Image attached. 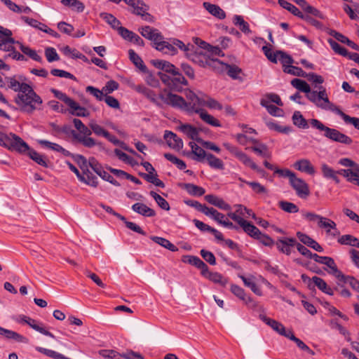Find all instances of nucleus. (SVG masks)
<instances>
[{"instance_id":"nucleus-23","label":"nucleus","mask_w":359,"mask_h":359,"mask_svg":"<svg viewBox=\"0 0 359 359\" xmlns=\"http://www.w3.org/2000/svg\"><path fill=\"white\" fill-rule=\"evenodd\" d=\"M205 201L211 205H213L222 210H229L231 206L226 203L222 198L212 194H208L205 196Z\"/></svg>"},{"instance_id":"nucleus-34","label":"nucleus","mask_w":359,"mask_h":359,"mask_svg":"<svg viewBox=\"0 0 359 359\" xmlns=\"http://www.w3.org/2000/svg\"><path fill=\"white\" fill-rule=\"evenodd\" d=\"M69 113L72 115L81 117H86L89 115V111L83 107H81L79 103L72 100V104H69Z\"/></svg>"},{"instance_id":"nucleus-58","label":"nucleus","mask_w":359,"mask_h":359,"mask_svg":"<svg viewBox=\"0 0 359 359\" xmlns=\"http://www.w3.org/2000/svg\"><path fill=\"white\" fill-rule=\"evenodd\" d=\"M279 208L283 211L289 213H295L299 211V208L294 203L281 201L278 203Z\"/></svg>"},{"instance_id":"nucleus-48","label":"nucleus","mask_w":359,"mask_h":359,"mask_svg":"<svg viewBox=\"0 0 359 359\" xmlns=\"http://www.w3.org/2000/svg\"><path fill=\"white\" fill-rule=\"evenodd\" d=\"M18 44L20 46V49L21 51L28 55L30 58L34 60V61L41 62H42V57L39 55L36 50L31 49L28 46H25L23 44H22L20 42H17Z\"/></svg>"},{"instance_id":"nucleus-41","label":"nucleus","mask_w":359,"mask_h":359,"mask_svg":"<svg viewBox=\"0 0 359 359\" xmlns=\"http://www.w3.org/2000/svg\"><path fill=\"white\" fill-rule=\"evenodd\" d=\"M293 124L299 128L307 129L309 128L308 121L304 118L299 111H295L292 117Z\"/></svg>"},{"instance_id":"nucleus-16","label":"nucleus","mask_w":359,"mask_h":359,"mask_svg":"<svg viewBox=\"0 0 359 359\" xmlns=\"http://www.w3.org/2000/svg\"><path fill=\"white\" fill-rule=\"evenodd\" d=\"M164 139L168 146L173 149L179 151L183 147L182 140L171 131H165Z\"/></svg>"},{"instance_id":"nucleus-27","label":"nucleus","mask_w":359,"mask_h":359,"mask_svg":"<svg viewBox=\"0 0 359 359\" xmlns=\"http://www.w3.org/2000/svg\"><path fill=\"white\" fill-rule=\"evenodd\" d=\"M217 69L221 71L226 70L227 72V74L233 79H238L239 74L242 72L241 69L239 68L238 66L230 65L222 62L221 65H219V67H217Z\"/></svg>"},{"instance_id":"nucleus-61","label":"nucleus","mask_w":359,"mask_h":359,"mask_svg":"<svg viewBox=\"0 0 359 359\" xmlns=\"http://www.w3.org/2000/svg\"><path fill=\"white\" fill-rule=\"evenodd\" d=\"M251 149L262 157L269 158L271 156V154L269 151L267 146L264 144H257V145L252 147Z\"/></svg>"},{"instance_id":"nucleus-17","label":"nucleus","mask_w":359,"mask_h":359,"mask_svg":"<svg viewBox=\"0 0 359 359\" xmlns=\"http://www.w3.org/2000/svg\"><path fill=\"white\" fill-rule=\"evenodd\" d=\"M231 292L238 298L245 302L250 307H256V302L250 297H246L245 290L237 285L232 284L231 285Z\"/></svg>"},{"instance_id":"nucleus-9","label":"nucleus","mask_w":359,"mask_h":359,"mask_svg":"<svg viewBox=\"0 0 359 359\" xmlns=\"http://www.w3.org/2000/svg\"><path fill=\"white\" fill-rule=\"evenodd\" d=\"M188 55L190 56V57H188L189 59L203 67H209L214 69H217V67H219V65H221L222 64V61L219 60L217 58H212L210 56L207 55H193L189 53V51H188Z\"/></svg>"},{"instance_id":"nucleus-5","label":"nucleus","mask_w":359,"mask_h":359,"mask_svg":"<svg viewBox=\"0 0 359 359\" xmlns=\"http://www.w3.org/2000/svg\"><path fill=\"white\" fill-rule=\"evenodd\" d=\"M3 147L20 153H25L29 150V145L21 137L12 133L5 136Z\"/></svg>"},{"instance_id":"nucleus-50","label":"nucleus","mask_w":359,"mask_h":359,"mask_svg":"<svg viewBox=\"0 0 359 359\" xmlns=\"http://www.w3.org/2000/svg\"><path fill=\"white\" fill-rule=\"evenodd\" d=\"M5 337L8 339H13L19 343L27 344L29 342V339L26 337L10 330H6Z\"/></svg>"},{"instance_id":"nucleus-51","label":"nucleus","mask_w":359,"mask_h":359,"mask_svg":"<svg viewBox=\"0 0 359 359\" xmlns=\"http://www.w3.org/2000/svg\"><path fill=\"white\" fill-rule=\"evenodd\" d=\"M208 161V165L215 169H224V163L221 159L216 157L212 154H208L205 158Z\"/></svg>"},{"instance_id":"nucleus-12","label":"nucleus","mask_w":359,"mask_h":359,"mask_svg":"<svg viewBox=\"0 0 359 359\" xmlns=\"http://www.w3.org/2000/svg\"><path fill=\"white\" fill-rule=\"evenodd\" d=\"M25 80V78L21 75L6 76L4 80V81L5 82L4 88L11 89L13 91L18 92V93H19L21 90H23V87L25 85H28L27 83L23 82Z\"/></svg>"},{"instance_id":"nucleus-60","label":"nucleus","mask_w":359,"mask_h":359,"mask_svg":"<svg viewBox=\"0 0 359 359\" xmlns=\"http://www.w3.org/2000/svg\"><path fill=\"white\" fill-rule=\"evenodd\" d=\"M283 72L291 75L305 77L307 73L305 72L302 68L293 65H287L283 69Z\"/></svg>"},{"instance_id":"nucleus-7","label":"nucleus","mask_w":359,"mask_h":359,"mask_svg":"<svg viewBox=\"0 0 359 359\" xmlns=\"http://www.w3.org/2000/svg\"><path fill=\"white\" fill-rule=\"evenodd\" d=\"M186 97L187 101L185 100L184 111L188 114H197L202 109L204 104V100L198 97L193 91L189 90L186 93Z\"/></svg>"},{"instance_id":"nucleus-54","label":"nucleus","mask_w":359,"mask_h":359,"mask_svg":"<svg viewBox=\"0 0 359 359\" xmlns=\"http://www.w3.org/2000/svg\"><path fill=\"white\" fill-rule=\"evenodd\" d=\"M27 325H29L32 329L34 330L46 335L48 337H50L53 339H55V337L49 331L45 330L43 327H41L39 325L36 323V321L34 319H32L29 318V319H27Z\"/></svg>"},{"instance_id":"nucleus-14","label":"nucleus","mask_w":359,"mask_h":359,"mask_svg":"<svg viewBox=\"0 0 359 359\" xmlns=\"http://www.w3.org/2000/svg\"><path fill=\"white\" fill-rule=\"evenodd\" d=\"M139 32L143 37L151 41L154 46L159 40L163 39V36L161 33L157 29L150 26L142 27L139 29Z\"/></svg>"},{"instance_id":"nucleus-44","label":"nucleus","mask_w":359,"mask_h":359,"mask_svg":"<svg viewBox=\"0 0 359 359\" xmlns=\"http://www.w3.org/2000/svg\"><path fill=\"white\" fill-rule=\"evenodd\" d=\"M154 64L156 67L162 69L165 72L170 73L171 74L177 70V68L174 65L165 60H156Z\"/></svg>"},{"instance_id":"nucleus-21","label":"nucleus","mask_w":359,"mask_h":359,"mask_svg":"<svg viewBox=\"0 0 359 359\" xmlns=\"http://www.w3.org/2000/svg\"><path fill=\"white\" fill-rule=\"evenodd\" d=\"M131 208L134 212L144 217H151L156 215L155 210L142 203H136L132 205Z\"/></svg>"},{"instance_id":"nucleus-22","label":"nucleus","mask_w":359,"mask_h":359,"mask_svg":"<svg viewBox=\"0 0 359 359\" xmlns=\"http://www.w3.org/2000/svg\"><path fill=\"white\" fill-rule=\"evenodd\" d=\"M81 169L83 171V174H81V178H79V180L81 182H82L89 186L96 187L98 184L97 179L96 176H95L88 169V168L85 169V168H83V165H81Z\"/></svg>"},{"instance_id":"nucleus-53","label":"nucleus","mask_w":359,"mask_h":359,"mask_svg":"<svg viewBox=\"0 0 359 359\" xmlns=\"http://www.w3.org/2000/svg\"><path fill=\"white\" fill-rule=\"evenodd\" d=\"M206 278L215 283H218L222 286H225L228 283L227 278H224L221 273L218 272L211 271V273Z\"/></svg>"},{"instance_id":"nucleus-3","label":"nucleus","mask_w":359,"mask_h":359,"mask_svg":"<svg viewBox=\"0 0 359 359\" xmlns=\"http://www.w3.org/2000/svg\"><path fill=\"white\" fill-rule=\"evenodd\" d=\"M155 48L164 54L174 55L177 53V48L184 51L187 57H190L188 55V51H191V48H194L193 45H185L182 41L172 39L168 41H165L164 39L159 40L156 45L154 46Z\"/></svg>"},{"instance_id":"nucleus-46","label":"nucleus","mask_w":359,"mask_h":359,"mask_svg":"<svg viewBox=\"0 0 359 359\" xmlns=\"http://www.w3.org/2000/svg\"><path fill=\"white\" fill-rule=\"evenodd\" d=\"M100 17L109 24L113 29H118L120 27V21L113 15L108 13H100Z\"/></svg>"},{"instance_id":"nucleus-45","label":"nucleus","mask_w":359,"mask_h":359,"mask_svg":"<svg viewBox=\"0 0 359 359\" xmlns=\"http://www.w3.org/2000/svg\"><path fill=\"white\" fill-rule=\"evenodd\" d=\"M267 127L272 130L277 131L278 133L288 134L292 132V129L290 126H283L278 124L276 122L273 121H267L266 122Z\"/></svg>"},{"instance_id":"nucleus-10","label":"nucleus","mask_w":359,"mask_h":359,"mask_svg":"<svg viewBox=\"0 0 359 359\" xmlns=\"http://www.w3.org/2000/svg\"><path fill=\"white\" fill-rule=\"evenodd\" d=\"M130 12L136 15L141 16L143 20L149 22L154 21V17L149 14L147 11L149 8V6L147 5L142 0H135L134 5L131 6Z\"/></svg>"},{"instance_id":"nucleus-39","label":"nucleus","mask_w":359,"mask_h":359,"mask_svg":"<svg viewBox=\"0 0 359 359\" xmlns=\"http://www.w3.org/2000/svg\"><path fill=\"white\" fill-rule=\"evenodd\" d=\"M324 265H325L327 269H325V270L329 273L334 276L336 278H338L339 276L342 273L337 268V266L334 262V260L329 257L327 260L325 262Z\"/></svg>"},{"instance_id":"nucleus-37","label":"nucleus","mask_w":359,"mask_h":359,"mask_svg":"<svg viewBox=\"0 0 359 359\" xmlns=\"http://www.w3.org/2000/svg\"><path fill=\"white\" fill-rule=\"evenodd\" d=\"M182 187L185 189L188 194L194 196H201L205 192V190L203 187L191 183L184 184Z\"/></svg>"},{"instance_id":"nucleus-40","label":"nucleus","mask_w":359,"mask_h":359,"mask_svg":"<svg viewBox=\"0 0 359 359\" xmlns=\"http://www.w3.org/2000/svg\"><path fill=\"white\" fill-rule=\"evenodd\" d=\"M240 227L243 229L245 233L253 238H256V237L260 235L259 229L247 220Z\"/></svg>"},{"instance_id":"nucleus-35","label":"nucleus","mask_w":359,"mask_h":359,"mask_svg":"<svg viewBox=\"0 0 359 359\" xmlns=\"http://www.w3.org/2000/svg\"><path fill=\"white\" fill-rule=\"evenodd\" d=\"M314 285L323 292L333 295V290L326 283V282L321 278L318 276H313L311 279Z\"/></svg>"},{"instance_id":"nucleus-2","label":"nucleus","mask_w":359,"mask_h":359,"mask_svg":"<svg viewBox=\"0 0 359 359\" xmlns=\"http://www.w3.org/2000/svg\"><path fill=\"white\" fill-rule=\"evenodd\" d=\"M309 122L313 128L323 132L324 137L333 142L346 145H350L353 142L352 139L349 136L341 133L335 128H329L325 126L318 119L312 118Z\"/></svg>"},{"instance_id":"nucleus-1","label":"nucleus","mask_w":359,"mask_h":359,"mask_svg":"<svg viewBox=\"0 0 359 359\" xmlns=\"http://www.w3.org/2000/svg\"><path fill=\"white\" fill-rule=\"evenodd\" d=\"M14 101L21 111L27 113L40 110L43 104L41 97L29 84L24 86L23 90L17 94Z\"/></svg>"},{"instance_id":"nucleus-20","label":"nucleus","mask_w":359,"mask_h":359,"mask_svg":"<svg viewBox=\"0 0 359 359\" xmlns=\"http://www.w3.org/2000/svg\"><path fill=\"white\" fill-rule=\"evenodd\" d=\"M173 76L171 80V89L180 91L182 86H187L188 81L184 76L180 73L177 69L172 74Z\"/></svg>"},{"instance_id":"nucleus-19","label":"nucleus","mask_w":359,"mask_h":359,"mask_svg":"<svg viewBox=\"0 0 359 359\" xmlns=\"http://www.w3.org/2000/svg\"><path fill=\"white\" fill-rule=\"evenodd\" d=\"M178 129L186 135L189 138L200 142L201 139L198 137L199 131L194 126L190 124H181Z\"/></svg>"},{"instance_id":"nucleus-64","label":"nucleus","mask_w":359,"mask_h":359,"mask_svg":"<svg viewBox=\"0 0 359 359\" xmlns=\"http://www.w3.org/2000/svg\"><path fill=\"white\" fill-rule=\"evenodd\" d=\"M99 354L104 359H120L121 354L114 350L102 349Z\"/></svg>"},{"instance_id":"nucleus-49","label":"nucleus","mask_w":359,"mask_h":359,"mask_svg":"<svg viewBox=\"0 0 359 359\" xmlns=\"http://www.w3.org/2000/svg\"><path fill=\"white\" fill-rule=\"evenodd\" d=\"M27 154L29 155L31 159L34 161L39 165L43 166L45 168L48 167L47 161L43 157V156L39 154L35 150L29 148V150H28L27 151Z\"/></svg>"},{"instance_id":"nucleus-56","label":"nucleus","mask_w":359,"mask_h":359,"mask_svg":"<svg viewBox=\"0 0 359 359\" xmlns=\"http://www.w3.org/2000/svg\"><path fill=\"white\" fill-rule=\"evenodd\" d=\"M149 194L155 200V201L161 208L165 210H170V205L165 198H163L159 194L153 191H150Z\"/></svg>"},{"instance_id":"nucleus-6","label":"nucleus","mask_w":359,"mask_h":359,"mask_svg":"<svg viewBox=\"0 0 359 359\" xmlns=\"http://www.w3.org/2000/svg\"><path fill=\"white\" fill-rule=\"evenodd\" d=\"M223 146L236 158H237L245 165L250 167L251 169L256 170L259 173L264 172V171L259 168L257 164L244 152L241 151L238 147L225 142Z\"/></svg>"},{"instance_id":"nucleus-26","label":"nucleus","mask_w":359,"mask_h":359,"mask_svg":"<svg viewBox=\"0 0 359 359\" xmlns=\"http://www.w3.org/2000/svg\"><path fill=\"white\" fill-rule=\"evenodd\" d=\"M358 170L357 169H341L338 171L337 175H341L346 178L347 181L357 185V182L359 181V175H358Z\"/></svg>"},{"instance_id":"nucleus-59","label":"nucleus","mask_w":359,"mask_h":359,"mask_svg":"<svg viewBox=\"0 0 359 359\" xmlns=\"http://www.w3.org/2000/svg\"><path fill=\"white\" fill-rule=\"evenodd\" d=\"M279 60L283 67V69L287 65H292L294 60L292 57L282 50H277V61Z\"/></svg>"},{"instance_id":"nucleus-62","label":"nucleus","mask_w":359,"mask_h":359,"mask_svg":"<svg viewBox=\"0 0 359 359\" xmlns=\"http://www.w3.org/2000/svg\"><path fill=\"white\" fill-rule=\"evenodd\" d=\"M89 126L91 129L92 133H94V134L97 136H102L105 137L106 136L108 135V131L94 121L90 122Z\"/></svg>"},{"instance_id":"nucleus-63","label":"nucleus","mask_w":359,"mask_h":359,"mask_svg":"<svg viewBox=\"0 0 359 359\" xmlns=\"http://www.w3.org/2000/svg\"><path fill=\"white\" fill-rule=\"evenodd\" d=\"M328 43H329L330 46H331V48H332V50L335 53H337L342 56H348V50L345 48H344L341 45H339L337 41H335L334 40H333L332 39H330L328 40Z\"/></svg>"},{"instance_id":"nucleus-8","label":"nucleus","mask_w":359,"mask_h":359,"mask_svg":"<svg viewBox=\"0 0 359 359\" xmlns=\"http://www.w3.org/2000/svg\"><path fill=\"white\" fill-rule=\"evenodd\" d=\"M159 99L167 105L184 111L185 100L182 96L165 90L159 95Z\"/></svg>"},{"instance_id":"nucleus-47","label":"nucleus","mask_w":359,"mask_h":359,"mask_svg":"<svg viewBox=\"0 0 359 359\" xmlns=\"http://www.w3.org/2000/svg\"><path fill=\"white\" fill-rule=\"evenodd\" d=\"M318 226L325 229L327 233H330V231L332 229H335L337 224L329 218L322 217L319 222H318Z\"/></svg>"},{"instance_id":"nucleus-30","label":"nucleus","mask_w":359,"mask_h":359,"mask_svg":"<svg viewBox=\"0 0 359 359\" xmlns=\"http://www.w3.org/2000/svg\"><path fill=\"white\" fill-rule=\"evenodd\" d=\"M239 278L243 280L244 285L250 287L255 294L259 296L262 295V290L256 284L254 276L245 277L243 275H239Z\"/></svg>"},{"instance_id":"nucleus-52","label":"nucleus","mask_w":359,"mask_h":359,"mask_svg":"<svg viewBox=\"0 0 359 359\" xmlns=\"http://www.w3.org/2000/svg\"><path fill=\"white\" fill-rule=\"evenodd\" d=\"M291 84L293 87L303 93H306L310 92L311 88L309 85L304 80L294 79L291 81Z\"/></svg>"},{"instance_id":"nucleus-11","label":"nucleus","mask_w":359,"mask_h":359,"mask_svg":"<svg viewBox=\"0 0 359 359\" xmlns=\"http://www.w3.org/2000/svg\"><path fill=\"white\" fill-rule=\"evenodd\" d=\"M290 184L299 198H306L310 195L308 184L303 179L297 177L296 175L291 179Z\"/></svg>"},{"instance_id":"nucleus-55","label":"nucleus","mask_w":359,"mask_h":359,"mask_svg":"<svg viewBox=\"0 0 359 359\" xmlns=\"http://www.w3.org/2000/svg\"><path fill=\"white\" fill-rule=\"evenodd\" d=\"M278 4L281 7L287 10L294 15L297 16L298 18H300V16L303 13L295 6H294L293 4H290L287 1L278 0Z\"/></svg>"},{"instance_id":"nucleus-32","label":"nucleus","mask_w":359,"mask_h":359,"mask_svg":"<svg viewBox=\"0 0 359 359\" xmlns=\"http://www.w3.org/2000/svg\"><path fill=\"white\" fill-rule=\"evenodd\" d=\"M189 145L191 149L192 154L194 155L193 159L199 162L203 161L208 155L205 150L194 142H190Z\"/></svg>"},{"instance_id":"nucleus-43","label":"nucleus","mask_w":359,"mask_h":359,"mask_svg":"<svg viewBox=\"0 0 359 359\" xmlns=\"http://www.w3.org/2000/svg\"><path fill=\"white\" fill-rule=\"evenodd\" d=\"M61 3L77 13H82L85 9L84 4L79 0H61Z\"/></svg>"},{"instance_id":"nucleus-25","label":"nucleus","mask_w":359,"mask_h":359,"mask_svg":"<svg viewBox=\"0 0 359 359\" xmlns=\"http://www.w3.org/2000/svg\"><path fill=\"white\" fill-rule=\"evenodd\" d=\"M198 41H200V44L199 46L207 50L208 52V55L209 56H210V57L212 58H214V56H224V53L222 52V50L217 46H212L208 43H207L206 42L196 38V43H198Z\"/></svg>"},{"instance_id":"nucleus-29","label":"nucleus","mask_w":359,"mask_h":359,"mask_svg":"<svg viewBox=\"0 0 359 359\" xmlns=\"http://www.w3.org/2000/svg\"><path fill=\"white\" fill-rule=\"evenodd\" d=\"M72 137L74 140L81 143L84 147L88 148L93 147L97 144V142L90 135L82 136L76 131H72Z\"/></svg>"},{"instance_id":"nucleus-28","label":"nucleus","mask_w":359,"mask_h":359,"mask_svg":"<svg viewBox=\"0 0 359 359\" xmlns=\"http://www.w3.org/2000/svg\"><path fill=\"white\" fill-rule=\"evenodd\" d=\"M203 7L215 18L223 20L226 18L225 12L217 5L209 2H204Z\"/></svg>"},{"instance_id":"nucleus-18","label":"nucleus","mask_w":359,"mask_h":359,"mask_svg":"<svg viewBox=\"0 0 359 359\" xmlns=\"http://www.w3.org/2000/svg\"><path fill=\"white\" fill-rule=\"evenodd\" d=\"M294 168L302 172L313 175L316 173L315 168L311 161L306 158H302L297 161L294 164Z\"/></svg>"},{"instance_id":"nucleus-31","label":"nucleus","mask_w":359,"mask_h":359,"mask_svg":"<svg viewBox=\"0 0 359 359\" xmlns=\"http://www.w3.org/2000/svg\"><path fill=\"white\" fill-rule=\"evenodd\" d=\"M320 169L322 175L325 178L331 179L337 184L339 183L340 180L339 177L337 176V172L336 170L332 169L326 163H322Z\"/></svg>"},{"instance_id":"nucleus-13","label":"nucleus","mask_w":359,"mask_h":359,"mask_svg":"<svg viewBox=\"0 0 359 359\" xmlns=\"http://www.w3.org/2000/svg\"><path fill=\"white\" fill-rule=\"evenodd\" d=\"M275 245L278 251L290 255L292 252V248L297 245V240L294 238L282 237L276 241Z\"/></svg>"},{"instance_id":"nucleus-38","label":"nucleus","mask_w":359,"mask_h":359,"mask_svg":"<svg viewBox=\"0 0 359 359\" xmlns=\"http://www.w3.org/2000/svg\"><path fill=\"white\" fill-rule=\"evenodd\" d=\"M260 104L265 107L268 112L273 116H282L283 115V111L280 108L270 104V101L265 100H261Z\"/></svg>"},{"instance_id":"nucleus-15","label":"nucleus","mask_w":359,"mask_h":359,"mask_svg":"<svg viewBox=\"0 0 359 359\" xmlns=\"http://www.w3.org/2000/svg\"><path fill=\"white\" fill-rule=\"evenodd\" d=\"M260 318L274 331L286 338H287V335H290L289 333H291L292 332L291 330H286L282 323L273 319L262 315H260Z\"/></svg>"},{"instance_id":"nucleus-42","label":"nucleus","mask_w":359,"mask_h":359,"mask_svg":"<svg viewBox=\"0 0 359 359\" xmlns=\"http://www.w3.org/2000/svg\"><path fill=\"white\" fill-rule=\"evenodd\" d=\"M197 114H199L200 118L205 123H206L212 126H215V127H220L221 126L219 121L217 118H215L214 116H212V115L207 113L203 109L200 111H198Z\"/></svg>"},{"instance_id":"nucleus-24","label":"nucleus","mask_w":359,"mask_h":359,"mask_svg":"<svg viewBox=\"0 0 359 359\" xmlns=\"http://www.w3.org/2000/svg\"><path fill=\"white\" fill-rule=\"evenodd\" d=\"M135 89L138 93L144 95L147 98H148L153 103H154L157 105H159V106L161 105V103L158 101L159 96H158L154 93V90L147 88L144 86H142V85L137 86Z\"/></svg>"},{"instance_id":"nucleus-33","label":"nucleus","mask_w":359,"mask_h":359,"mask_svg":"<svg viewBox=\"0 0 359 359\" xmlns=\"http://www.w3.org/2000/svg\"><path fill=\"white\" fill-rule=\"evenodd\" d=\"M334 114L339 115L346 124L352 125L355 128L359 130V118L351 117L342 111L339 107L335 108Z\"/></svg>"},{"instance_id":"nucleus-4","label":"nucleus","mask_w":359,"mask_h":359,"mask_svg":"<svg viewBox=\"0 0 359 359\" xmlns=\"http://www.w3.org/2000/svg\"><path fill=\"white\" fill-rule=\"evenodd\" d=\"M318 88L319 91L310 90L309 93H306L307 98L318 107L334 112L337 106L330 101L326 89L323 86H320Z\"/></svg>"},{"instance_id":"nucleus-36","label":"nucleus","mask_w":359,"mask_h":359,"mask_svg":"<svg viewBox=\"0 0 359 359\" xmlns=\"http://www.w3.org/2000/svg\"><path fill=\"white\" fill-rule=\"evenodd\" d=\"M337 242L341 245L359 248V239L351 234H345L339 236L337 239Z\"/></svg>"},{"instance_id":"nucleus-57","label":"nucleus","mask_w":359,"mask_h":359,"mask_svg":"<svg viewBox=\"0 0 359 359\" xmlns=\"http://www.w3.org/2000/svg\"><path fill=\"white\" fill-rule=\"evenodd\" d=\"M337 279L344 283L348 284L353 290L359 285V280H358L355 277L351 276H346L343 273H341Z\"/></svg>"}]
</instances>
